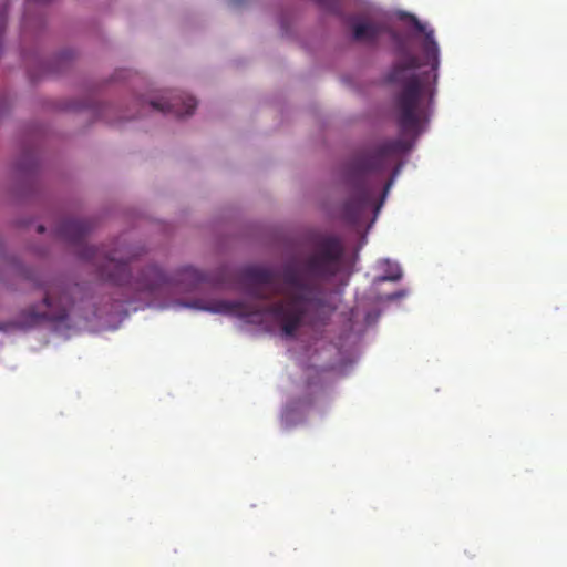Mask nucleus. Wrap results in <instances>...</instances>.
<instances>
[{"label":"nucleus","mask_w":567,"mask_h":567,"mask_svg":"<svg viewBox=\"0 0 567 567\" xmlns=\"http://www.w3.org/2000/svg\"><path fill=\"white\" fill-rule=\"evenodd\" d=\"M143 249L131 246H117L112 249L93 246H80L78 255L91 262L99 277L116 286L128 287L137 292L154 295L171 284L162 269L148 266L137 277L132 276L133 262Z\"/></svg>","instance_id":"obj_3"},{"label":"nucleus","mask_w":567,"mask_h":567,"mask_svg":"<svg viewBox=\"0 0 567 567\" xmlns=\"http://www.w3.org/2000/svg\"><path fill=\"white\" fill-rule=\"evenodd\" d=\"M178 277L181 281H188L192 286H196L205 280L204 274L190 266L182 268L178 271Z\"/></svg>","instance_id":"obj_9"},{"label":"nucleus","mask_w":567,"mask_h":567,"mask_svg":"<svg viewBox=\"0 0 567 567\" xmlns=\"http://www.w3.org/2000/svg\"><path fill=\"white\" fill-rule=\"evenodd\" d=\"M410 147V143L402 138L386 140L352 158L347 171L351 194L342 208L348 223H357L362 213L373 205L375 186L370 182V175L384 172L389 158L405 153Z\"/></svg>","instance_id":"obj_4"},{"label":"nucleus","mask_w":567,"mask_h":567,"mask_svg":"<svg viewBox=\"0 0 567 567\" xmlns=\"http://www.w3.org/2000/svg\"><path fill=\"white\" fill-rule=\"evenodd\" d=\"M93 225L89 220L65 219L56 227V234L63 240L78 245L92 230Z\"/></svg>","instance_id":"obj_7"},{"label":"nucleus","mask_w":567,"mask_h":567,"mask_svg":"<svg viewBox=\"0 0 567 567\" xmlns=\"http://www.w3.org/2000/svg\"><path fill=\"white\" fill-rule=\"evenodd\" d=\"M197 106V101L194 96L178 92L169 97L162 96L158 100H153L145 105L148 110L162 113H173L177 117L190 115Z\"/></svg>","instance_id":"obj_6"},{"label":"nucleus","mask_w":567,"mask_h":567,"mask_svg":"<svg viewBox=\"0 0 567 567\" xmlns=\"http://www.w3.org/2000/svg\"><path fill=\"white\" fill-rule=\"evenodd\" d=\"M415 28L417 31L424 32V25L421 22L415 21Z\"/></svg>","instance_id":"obj_12"},{"label":"nucleus","mask_w":567,"mask_h":567,"mask_svg":"<svg viewBox=\"0 0 567 567\" xmlns=\"http://www.w3.org/2000/svg\"><path fill=\"white\" fill-rule=\"evenodd\" d=\"M45 231V227L43 225L38 226V233L43 234Z\"/></svg>","instance_id":"obj_13"},{"label":"nucleus","mask_w":567,"mask_h":567,"mask_svg":"<svg viewBox=\"0 0 567 567\" xmlns=\"http://www.w3.org/2000/svg\"><path fill=\"white\" fill-rule=\"evenodd\" d=\"M386 270L383 275L378 277V281H398L402 277L401 269L398 264H392L389 260L385 261Z\"/></svg>","instance_id":"obj_10"},{"label":"nucleus","mask_w":567,"mask_h":567,"mask_svg":"<svg viewBox=\"0 0 567 567\" xmlns=\"http://www.w3.org/2000/svg\"><path fill=\"white\" fill-rule=\"evenodd\" d=\"M44 291V297L39 306L28 309V318L31 323L41 320L62 322L68 319L69 312L74 306L78 296L83 298V287L79 284H66L61 278H53L39 284Z\"/></svg>","instance_id":"obj_5"},{"label":"nucleus","mask_w":567,"mask_h":567,"mask_svg":"<svg viewBox=\"0 0 567 567\" xmlns=\"http://www.w3.org/2000/svg\"><path fill=\"white\" fill-rule=\"evenodd\" d=\"M344 246L334 235L319 236L313 249L300 258L286 261L277 272L265 267H248L243 277L246 293L256 300H269L262 287L278 280L277 292L282 299L266 307L223 299L195 300L190 307L213 313L230 315L250 323L268 317L278 326L281 334L291 338L312 315L326 305V286L340 271Z\"/></svg>","instance_id":"obj_1"},{"label":"nucleus","mask_w":567,"mask_h":567,"mask_svg":"<svg viewBox=\"0 0 567 567\" xmlns=\"http://www.w3.org/2000/svg\"><path fill=\"white\" fill-rule=\"evenodd\" d=\"M318 4L324 6L327 0H315Z\"/></svg>","instance_id":"obj_14"},{"label":"nucleus","mask_w":567,"mask_h":567,"mask_svg":"<svg viewBox=\"0 0 567 567\" xmlns=\"http://www.w3.org/2000/svg\"><path fill=\"white\" fill-rule=\"evenodd\" d=\"M423 52L425 62L421 63L404 44H400L398 60L386 75L389 83L400 86L393 97V109L402 135L417 136L429 121L431 85L436 80L440 63L433 31L425 33Z\"/></svg>","instance_id":"obj_2"},{"label":"nucleus","mask_w":567,"mask_h":567,"mask_svg":"<svg viewBox=\"0 0 567 567\" xmlns=\"http://www.w3.org/2000/svg\"><path fill=\"white\" fill-rule=\"evenodd\" d=\"M380 33L381 28L375 23L358 22L353 24V39L355 41L374 42Z\"/></svg>","instance_id":"obj_8"},{"label":"nucleus","mask_w":567,"mask_h":567,"mask_svg":"<svg viewBox=\"0 0 567 567\" xmlns=\"http://www.w3.org/2000/svg\"><path fill=\"white\" fill-rule=\"evenodd\" d=\"M400 168L401 166L398 165L394 169H393V173H392V176L386 181V183L384 184V188H383V197L386 196L388 192L390 190V188L392 187L393 183H394V179L396 177V175L400 173Z\"/></svg>","instance_id":"obj_11"}]
</instances>
